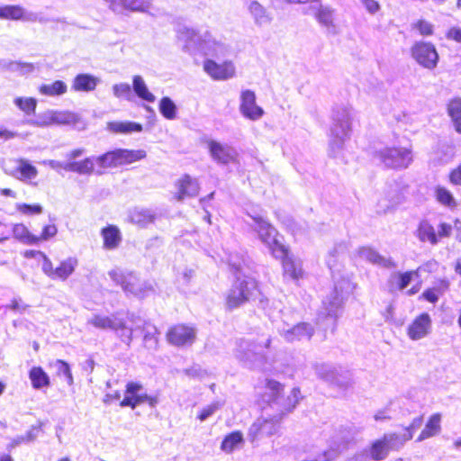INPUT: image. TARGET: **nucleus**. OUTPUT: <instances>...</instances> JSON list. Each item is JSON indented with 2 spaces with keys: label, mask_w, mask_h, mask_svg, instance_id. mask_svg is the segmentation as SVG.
<instances>
[{
  "label": "nucleus",
  "mask_w": 461,
  "mask_h": 461,
  "mask_svg": "<svg viewBox=\"0 0 461 461\" xmlns=\"http://www.w3.org/2000/svg\"><path fill=\"white\" fill-rule=\"evenodd\" d=\"M267 402L276 405L280 412L270 418L260 417L252 423L248 432V437L251 442L277 434L283 416L294 410L301 398L300 390L297 388H294L288 396L284 397L281 394L283 391L282 384L274 380L267 381Z\"/></svg>",
  "instance_id": "f257e3e1"
},
{
  "label": "nucleus",
  "mask_w": 461,
  "mask_h": 461,
  "mask_svg": "<svg viewBox=\"0 0 461 461\" xmlns=\"http://www.w3.org/2000/svg\"><path fill=\"white\" fill-rule=\"evenodd\" d=\"M179 38L184 42L183 48L191 54L202 53L205 56L221 57L227 52L226 45L217 41L207 30L184 28L179 33Z\"/></svg>",
  "instance_id": "f03ea898"
},
{
  "label": "nucleus",
  "mask_w": 461,
  "mask_h": 461,
  "mask_svg": "<svg viewBox=\"0 0 461 461\" xmlns=\"http://www.w3.org/2000/svg\"><path fill=\"white\" fill-rule=\"evenodd\" d=\"M353 285L348 279H342L335 284L334 289L322 301V309L317 317V325L323 330L335 328L338 312L344 300L352 292Z\"/></svg>",
  "instance_id": "7ed1b4c3"
},
{
  "label": "nucleus",
  "mask_w": 461,
  "mask_h": 461,
  "mask_svg": "<svg viewBox=\"0 0 461 461\" xmlns=\"http://www.w3.org/2000/svg\"><path fill=\"white\" fill-rule=\"evenodd\" d=\"M352 109L346 105L336 106L331 114L330 149L336 157L343 149L346 140L350 136Z\"/></svg>",
  "instance_id": "20e7f679"
},
{
  "label": "nucleus",
  "mask_w": 461,
  "mask_h": 461,
  "mask_svg": "<svg viewBox=\"0 0 461 461\" xmlns=\"http://www.w3.org/2000/svg\"><path fill=\"white\" fill-rule=\"evenodd\" d=\"M145 157L146 151L143 149L133 150L125 149H117L101 156H95L96 164L95 174L102 175L105 168L131 164L141 160Z\"/></svg>",
  "instance_id": "39448f33"
},
{
  "label": "nucleus",
  "mask_w": 461,
  "mask_h": 461,
  "mask_svg": "<svg viewBox=\"0 0 461 461\" xmlns=\"http://www.w3.org/2000/svg\"><path fill=\"white\" fill-rule=\"evenodd\" d=\"M259 295L258 284L252 277H237L226 298L229 309H235L244 303L254 300Z\"/></svg>",
  "instance_id": "423d86ee"
},
{
  "label": "nucleus",
  "mask_w": 461,
  "mask_h": 461,
  "mask_svg": "<svg viewBox=\"0 0 461 461\" xmlns=\"http://www.w3.org/2000/svg\"><path fill=\"white\" fill-rule=\"evenodd\" d=\"M253 223L251 227L258 232L260 240L267 246L275 258L285 256V247L277 240L276 229L262 216L250 215Z\"/></svg>",
  "instance_id": "0eeeda50"
},
{
  "label": "nucleus",
  "mask_w": 461,
  "mask_h": 461,
  "mask_svg": "<svg viewBox=\"0 0 461 461\" xmlns=\"http://www.w3.org/2000/svg\"><path fill=\"white\" fill-rule=\"evenodd\" d=\"M270 343L269 337L266 339L265 342H252L240 339L236 341L235 357L245 366L253 368L257 366V362L262 359L263 348H268Z\"/></svg>",
  "instance_id": "6e6552de"
},
{
  "label": "nucleus",
  "mask_w": 461,
  "mask_h": 461,
  "mask_svg": "<svg viewBox=\"0 0 461 461\" xmlns=\"http://www.w3.org/2000/svg\"><path fill=\"white\" fill-rule=\"evenodd\" d=\"M377 158L387 167L407 168L412 162V153L408 148L385 147L376 151Z\"/></svg>",
  "instance_id": "1a4fd4ad"
},
{
  "label": "nucleus",
  "mask_w": 461,
  "mask_h": 461,
  "mask_svg": "<svg viewBox=\"0 0 461 461\" xmlns=\"http://www.w3.org/2000/svg\"><path fill=\"white\" fill-rule=\"evenodd\" d=\"M412 59L422 68L434 69L438 62V54L435 46L427 41H416L411 48Z\"/></svg>",
  "instance_id": "9d476101"
},
{
  "label": "nucleus",
  "mask_w": 461,
  "mask_h": 461,
  "mask_svg": "<svg viewBox=\"0 0 461 461\" xmlns=\"http://www.w3.org/2000/svg\"><path fill=\"white\" fill-rule=\"evenodd\" d=\"M108 8L116 14L130 13L149 14L152 7V0H104Z\"/></svg>",
  "instance_id": "9b49d317"
},
{
  "label": "nucleus",
  "mask_w": 461,
  "mask_h": 461,
  "mask_svg": "<svg viewBox=\"0 0 461 461\" xmlns=\"http://www.w3.org/2000/svg\"><path fill=\"white\" fill-rule=\"evenodd\" d=\"M244 5L249 18L256 27H267L274 21L272 12L258 0H246Z\"/></svg>",
  "instance_id": "f8f14e48"
},
{
  "label": "nucleus",
  "mask_w": 461,
  "mask_h": 461,
  "mask_svg": "<svg viewBox=\"0 0 461 461\" xmlns=\"http://www.w3.org/2000/svg\"><path fill=\"white\" fill-rule=\"evenodd\" d=\"M108 275L116 285L122 286L125 293H129L139 297L145 295V292L142 289L141 285L134 276H125L122 271L117 269L109 271Z\"/></svg>",
  "instance_id": "ddd939ff"
},
{
  "label": "nucleus",
  "mask_w": 461,
  "mask_h": 461,
  "mask_svg": "<svg viewBox=\"0 0 461 461\" xmlns=\"http://www.w3.org/2000/svg\"><path fill=\"white\" fill-rule=\"evenodd\" d=\"M0 19L14 20L35 23H42L43 20L38 14L25 10L18 5H7L0 6Z\"/></svg>",
  "instance_id": "4468645a"
},
{
  "label": "nucleus",
  "mask_w": 461,
  "mask_h": 461,
  "mask_svg": "<svg viewBox=\"0 0 461 461\" xmlns=\"http://www.w3.org/2000/svg\"><path fill=\"white\" fill-rule=\"evenodd\" d=\"M357 253L362 260H365L374 266L385 269H395L397 267V263L393 258L381 255L372 247H361L357 249Z\"/></svg>",
  "instance_id": "2eb2a0df"
},
{
  "label": "nucleus",
  "mask_w": 461,
  "mask_h": 461,
  "mask_svg": "<svg viewBox=\"0 0 461 461\" xmlns=\"http://www.w3.org/2000/svg\"><path fill=\"white\" fill-rule=\"evenodd\" d=\"M240 111L241 114L252 121L259 120L263 114V109L256 104V95L251 90H244L240 94Z\"/></svg>",
  "instance_id": "dca6fc26"
},
{
  "label": "nucleus",
  "mask_w": 461,
  "mask_h": 461,
  "mask_svg": "<svg viewBox=\"0 0 461 461\" xmlns=\"http://www.w3.org/2000/svg\"><path fill=\"white\" fill-rule=\"evenodd\" d=\"M279 333L287 342L310 340L314 334V328L308 322H299L296 325L283 328Z\"/></svg>",
  "instance_id": "f3484780"
},
{
  "label": "nucleus",
  "mask_w": 461,
  "mask_h": 461,
  "mask_svg": "<svg viewBox=\"0 0 461 461\" xmlns=\"http://www.w3.org/2000/svg\"><path fill=\"white\" fill-rule=\"evenodd\" d=\"M204 71L216 80H226L235 75V67L230 62L218 64L212 59H206L203 63Z\"/></svg>",
  "instance_id": "a211bd4d"
},
{
  "label": "nucleus",
  "mask_w": 461,
  "mask_h": 461,
  "mask_svg": "<svg viewBox=\"0 0 461 461\" xmlns=\"http://www.w3.org/2000/svg\"><path fill=\"white\" fill-rule=\"evenodd\" d=\"M131 321L135 324L136 329L143 332V343L149 349H156L158 347V329L155 325L142 320L140 317H131Z\"/></svg>",
  "instance_id": "6ab92c4d"
},
{
  "label": "nucleus",
  "mask_w": 461,
  "mask_h": 461,
  "mask_svg": "<svg viewBox=\"0 0 461 461\" xmlns=\"http://www.w3.org/2000/svg\"><path fill=\"white\" fill-rule=\"evenodd\" d=\"M167 338L168 342L173 345L184 346L194 341L195 331L191 327L176 325L168 330Z\"/></svg>",
  "instance_id": "aec40b11"
},
{
  "label": "nucleus",
  "mask_w": 461,
  "mask_h": 461,
  "mask_svg": "<svg viewBox=\"0 0 461 461\" xmlns=\"http://www.w3.org/2000/svg\"><path fill=\"white\" fill-rule=\"evenodd\" d=\"M431 330V318L429 313H421L408 327L407 334L412 340L426 337Z\"/></svg>",
  "instance_id": "412c9836"
},
{
  "label": "nucleus",
  "mask_w": 461,
  "mask_h": 461,
  "mask_svg": "<svg viewBox=\"0 0 461 461\" xmlns=\"http://www.w3.org/2000/svg\"><path fill=\"white\" fill-rule=\"evenodd\" d=\"M209 150L212 159L223 165L233 162L237 156V152L233 148L215 140L209 142Z\"/></svg>",
  "instance_id": "4be33fe9"
},
{
  "label": "nucleus",
  "mask_w": 461,
  "mask_h": 461,
  "mask_svg": "<svg viewBox=\"0 0 461 461\" xmlns=\"http://www.w3.org/2000/svg\"><path fill=\"white\" fill-rule=\"evenodd\" d=\"M15 165L6 169L7 174L21 181H28L35 178L38 175L37 168L27 159L18 158L14 161Z\"/></svg>",
  "instance_id": "5701e85b"
},
{
  "label": "nucleus",
  "mask_w": 461,
  "mask_h": 461,
  "mask_svg": "<svg viewBox=\"0 0 461 461\" xmlns=\"http://www.w3.org/2000/svg\"><path fill=\"white\" fill-rule=\"evenodd\" d=\"M176 187L177 189L176 198L178 201H182L186 197H194L200 190L198 180L189 175H185L177 180Z\"/></svg>",
  "instance_id": "b1692460"
},
{
  "label": "nucleus",
  "mask_w": 461,
  "mask_h": 461,
  "mask_svg": "<svg viewBox=\"0 0 461 461\" xmlns=\"http://www.w3.org/2000/svg\"><path fill=\"white\" fill-rule=\"evenodd\" d=\"M279 258L282 259L284 275L285 277L288 276L293 280H298L303 276L301 260L290 257L286 249L285 256Z\"/></svg>",
  "instance_id": "393cba45"
},
{
  "label": "nucleus",
  "mask_w": 461,
  "mask_h": 461,
  "mask_svg": "<svg viewBox=\"0 0 461 461\" xmlns=\"http://www.w3.org/2000/svg\"><path fill=\"white\" fill-rule=\"evenodd\" d=\"M441 420L440 413H433L427 420L424 429L418 436L416 441L421 442L425 439L438 436L441 432Z\"/></svg>",
  "instance_id": "a878e982"
},
{
  "label": "nucleus",
  "mask_w": 461,
  "mask_h": 461,
  "mask_svg": "<svg viewBox=\"0 0 461 461\" xmlns=\"http://www.w3.org/2000/svg\"><path fill=\"white\" fill-rule=\"evenodd\" d=\"M64 169L76 172L79 175H91L96 171L95 156L86 158L81 161H70L65 164Z\"/></svg>",
  "instance_id": "bb28decb"
},
{
  "label": "nucleus",
  "mask_w": 461,
  "mask_h": 461,
  "mask_svg": "<svg viewBox=\"0 0 461 461\" xmlns=\"http://www.w3.org/2000/svg\"><path fill=\"white\" fill-rule=\"evenodd\" d=\"M99 83L100 79L91 74H78L73 79L71 87L77 92H91Z\"/></svg>",
  "instance_id": "cd10ccee"
},
{
  "label": "nucleus",
  "mask_w": 461,
  "mask_h": 461,
  "mask_svg": "<svg viewBox=\"0 0 461 461\" xmlns=\"http://www.w3.org/2000/svg\"><path fill=\"white\" fill-rule=\"evenodd\" d=\"M87 323L91 324L96 329L101 330H113L122 326V319L113 314L111 316L94 314L90 319L87 320Z\"/></svg>",
  "instance_id": "c85d7f7f"
},
{
  "label": "nucleus",
  "mask_w": 461,
  "mask_h": 461,
  "mask_svg": "<svg viewBox=\"0 0 461 461\" xmlns=\"http://www.w3.org/2000/svg\"><path fill=\"white\" fill-rule=\"evenodd\" d=\"M313 3L312 9L314 10V15L318 22L328 30L335 29L333 23V10L328 6H323L317 0H312Z\"/></svg>",
  "instance_id": "c756f323"
},
{
  "label": "nucleus",
  "mask_w": 461,
  "mask_h": 461,
  "mask_svg": "<svg viewBox=\"0 0 461 461\" xmlns=\"http://www.w3.org/2000/svg\"><path fill=\"white\" fill-rule=\"evenodd\" d=\"M101 235L104 240V248L109 250L118 248L122 241L121 231L114 225H109L102 229Z\"/></svg>",
  "instance_id": "7c9ffc66"
},
{
  "label": "nucleus",
  "mask_w": 461,
  "mask_h": 461,
  "mask_svg": "<svg viewBox=\"0 0 461 461\" xmlns=\"http://www.w3.org/2000/svg\"><path fill=\"white\" fill-rule=\"evenodd\" d=\"M143 390V386L140 383L130 382L126 385L125 397L121 402L122 407H131V409L138 406L140 393Z\"/></svg>",
  "instance_id": "2f4dec72"
},
{
  "label": "nucleus",
  "mask_w": 461,
  "mask_h": 461,
  "mask_svg": "<svg viewBox=\"0 0 461 461\" xmlns=\"http://www.w3.org/2000/svg\"><path fill=\"white\" fill-rule=\"evenodd\" d=\"M447 113L455 131L461 134V97H454L447 102Z\"/></svg>",
  "instance_id": "473e14b6"
},
{
  "label": "nucleus",
  "mask_w": 461,
  "mask_h": 461,
  "mask_svg": "<svg viewBox=\"0 0 461 461\" xmlns=\"http://www.w3.org/2000/svg\"><path fill=\"white\" fill-rule=\"evenodd\" d=\"M129 219L140 227H146L154 221L155 214L149 209L135 208L129 212Z\"/></svg>",
  "instance_id": "72a5a7b5"
},
{
  "label": "nucleus",
  "mask_w": 461,
  "mask_h": 461,
  "mask_svg": "<svg viewBox=\"0 0 461 461\" xmlns=\"http://www.w3.org/2000/svg\"><path fill=\"white\" fill-rule=\"evenodd\" d=\"M29 379L32 387L36 390L49 387L50 384V376L41 366H33L29 371Z\"/></svg>",
  "instance_id": "f704fd0d"
},
{
  "label": "nucleus",
  "mask_w": 461,
  "mask_h": 461,
  "mask_svg": "<svg viewBox=\"0 0 461 461\" xmlns=\"http://www.w3.org/2000/svg\"><path fill=\"white\" fill-rule=\"evenodd\" d=\"M416 237L421 242H429L431 245L438 243V236L434 227L427 221L420 222L416 230Z\"/></svg>",
  "instance_id": "c9c22d12"
},
{
  "label": "nucleus",
  "mask_w": 461,
  "mask_h": 461,
  "mask_svg": "<svg viewBox=\"0 0 461 461\" xmlns=\"http://www.w3.org/2000/svg\"><path fill=\"white\" fill-rule=\"evenodd\" d=\"M77 265V259L72 257L61 261L59 266L55 268L53 279L66 280L73 274Z\"/></svg>",
  "instance_id": "e433bc0d"
},
{
  "label": "nucleus",
  "mask_w": 461,
  "mask_h": 461,
  "mask_svg": "<svg viewBox=\"0 0 461 461\" xmlns=\"http://www.w3.org/2000/svg\"><path fill=\"white\" fill-rule=\"evenodd\" d=\"M390 451H398L403 447L405 443L412 438V433H386L383 436Z\"/></svg>",
  "instance_id": "4c0bfd02"
},
{
  "label": "nucleus",
  "mask_w": 461,
  "mask_h": 461,
  "mask_svg": "<svg viewBox=\"0 0 461 461\" xmlns=\"http://www.w3.org/2000/svg\"><path fill=\"white\" fill-rule=\"evenodd\" d=\"M340 454V446H330L327 449L307 456L303 461H334Z\"/></svg>",
  "instance_id": "58836bf2"
},
{
  "label": "nucleus",
  "mask_w": 461,
  "mask_h": 461,
  "mask_svg": "<svg viewBox=\"0 0 461 461\" xmlns=\"http://www.w3.org/2000/svg\"><path fill=\"white\" fill-rule=\"evenodd\" d=\"M54 110L49 109L42 113H40L35 118L28 119L25 123L38 128H45L54 125Z\"/></svg>",
  "instance_id": "ea45409f"
},
{
  "label": "nucleus",
  "mask_w": 461,
  "mask_h": 461,
  "mask_svg": "<svg viewBox=\"0 0 461 461\" xmlns=\"http://www.w3.org/2000/svg\"><path fill=\"white\" fill-rule=\"evenodd\" d=\"M132 88L135 94L142 100L153 103L156 100L155 95L150 93L144 79L140 76H134L132 79Z\"/></svg>",
  "instance_id": "a19ab883"
},
{
  "label": "nucleus",
  "mask_w": 461,
  "mask_h": 461,
  "mask_svg": "<svg viewBox=\"0 0 461 461\" xmlns=\"http://www.w3.org/2000/svg\"><path fill=\"white\" fill-rule=\"evenodd\" d=\"M242 443L243 434L240 431H233L223 438L221 444V449L223 452L230 454L239 448L240 445Z\"/></svg>",
  "instance_id": "79ce46f5"
},
{
  "label": "nucleus",
  "mask_w": 461,
  "mask_h": 461,
  "mask_svg": "<svg viewBox=\"0 0 461 461\" xmlns=\"http://www.w3.org/2000/svg\"><path fill=\"white\" fill-rule=\"evenodd\" d=\"M54 125H77L81 122V117L70 111L54 110Z\"/></svg>",
  "instance_id": "37998d69"
},
{
  "label": "nucleus",
  "mask_w": 461,
  "mask_h": 461,
  "mask_svg": "<svg viewBox=\"0 0 461 461\" xmlns=\"http://www.w3.org/2000/svg\"><path fill=\"white\" fill-rule=\"evenodd\" d=\"M108 130L115 133L139 132L142 131V125L132 122H112L108 123Z\"/></svg>",
  "instance_id": "c03bdc74"
},
{
  "label": "nucleus",
  "mask_w": 461,
  "mask_h": 461,
  "mask_svg": "<svg viewBox=\"0 0 461 461\" xmlns=\"http://www.w3.org/2000/svg\"><path fill=\"white\" fill-rule=\"evenodd\" d=\"M67 90L68 86L66 83L61 80H57L51 84H44L39 87V92L48 96L62 95Z\"/></svg>",
  "instance_id": "a18cd8bd"
},
{
  "label": "nucleus",
  "mask_w": 461,
  "mask_h": 461,
  "mask_svg": "<svg viewBox=\"0 0 461 461\" xmlns=\"http://www.w3.org/2000/svg\"><path fill=\"white\" fill-rule=\"evenodd\" d=\"M370 457L375 461H381L387 457L390 450L382 438L373 442L370 447Z\"/></svg>",
  "instance_id": "49530a36"
},
{
  "label": "nucleus",
  "mask_w": 461,
  "mask_h": 461,
  "mask_svg": "<svg viewBox=\"0 0 461 461\" xmlns=\"http://www.w3.org/2000/svg\"><path fill=\"white\" fill-rule=\"evenodd\" d=\"M13 235L15 239L25 244H34L39 241L38 237L32 235L28 229L22 223L13 226Z\"/></svg>",
  "instance_id": "de8ad7c7"
},
{
  "label": "nucleus",
  "mask_w": 461,
  "mask_h": 461,
  "mask_svg": "<svg viewBox=\"0 0 461 461\" xmlns=\"http://www.w3.org/2000/svg\"><path fill=\"white\" fill-rule=\"evenodd\" d=\"M14 104L26 115L35 113L37 100L33 97H16Z\"/></svg>",
  "instance_id": "09e8293b"
},
{
  "label": "nucleus",
  "mask_w": 461,
  "mask_h": 461,
  "mask_svg": "<svg viewBox=\"0 0 461 461\" xmlns=\"http://www.w3.org/2000/svg\"><path fill=\"white\" fill-rule=\"evenodd\" d=\"M436 199L441 204L447 206L449 208H454L456 206V202L452 194V193L443 186H437L435 189Z\"/></svg>",
  "instance_id": "8fccbe9b"
},
{
  "label": "nucleus",
  "mask_w": 461,
  "mask_h": 461,
  "mask_svg": "<svg viewBox=\"0 0 461 461\" xmlns=\"http://www.w3.org/2000/svg\"><path fill=\"white\" fill-rule=\"evenodd\" d=\"M4 67L10 72L18 73L22 76L32 73L35 69L32 63L19 61H10L5 64Z\"/></svg>",
  "instance_id": "3c124183"
},
{
  "label": "nucleus",
  "mask_w": 461,
  "mask_h": 461,
  "mask_svg": "<svg viewBox=\"0 0 461 461\" xmlns=\"http://www.w3.org/2000/svg\"><path fill=\"white\" fill-rule=\"evenodd\" d=\"M414 273L415 272L393 273L389 279L391 290H393V284L394 281L397 282L396 287L398 289L403 290L406 288L410 285Z\"/></svg>",
  "instance_id": "603ef678"
},
{
  "label": "nucleus",
  "mask_w": 461,
  "mask_h": 461,
  "mask_svg": "<svg viewBox=\"0 0 461 461\" xmlns=\"http://www.w3.org/2000/svg\"><path fill=\"white\" fill-rule=\"evenodd\" d=\"M400 202L399 194L396 191L390 194L385 199H381L377 203V212L386 213L389 210L393 209Z\"/></svg>",
  "instance_id": "864d4df0"
},
{
  "label": "nucleus",
  "mask_w": 461,
  "mask_h": 461,
  "mask_svg": "<svg viewBox=\"0 0 461 461\" xmlns=\"http://www.w3.org/2000/svg\"><path fill=\"white\" fill-rule=\"evenodd\" d=\"M159 111L168 120H173L176 116V106L169 97H163L160 100Z\"/></svg>",
  "instance_id": "5fc2aeb1"
},
{
  "label": "nucleus",
  "mask_w": 461,
  "mask_h": 461,
  "mask_svg": "<svg viewBox=\"0 0 461 461\" xmlns=\"http://www.w3.org/2000/svg\"><path fill=\"white\" fill-rule=\"evenodd\" d=\"M314 369H315L316 375L320 378H321L329 383L330 381L334 380V375L337 372L336 368L332 367L331 366H330L328 364H316L314 366Z\"/></svg>",
  "instance_id": "6e6d98bb"
},
{
  "label": "nucleus",
  "mask_w": 461,
  "mask_h": 461,
  "mask_svg": "<svg viewBox=\"0 0 461 461\" xmlns=\"http://www.w3.org/2000/svg\"><path fill=\"white\" fill-rule=\"evenodd\" d=\"M132 325L133 326L131 328L126 327L125 321L122 319V326L114 329L121 340L127 344L128 346H130L132 340L133 331L138 330V329H136L135 324L132 323Z\"/></svg>",
  "instance_id": "4d7b16f0"
},
{
  "label": "nucleus",
  "mask_w": 461,
  "mask_h": 461,
  "mask_svg": "<svg viewBox=\"0 0 461 461\" xmlns=\"http://www.w3.org/2000/svg\"><path fill=\"white\" fill-rule=\"evenodd\" d=\"M222 407V403L219 401L213 402L204 406L197 416L200 421H205L212 417L217 411Z\"/></svg>",
  "instance_id": "13d9d810"
},
{
  "label": "nucleus",
  "mask_w": 461,
  "mask_h": 461,
  "mask_svg": "<svg viewBox=\"0 0 461 461\" xmlns=\"http://www.w3.org/2000/svg\"><path fill=\"white\" fill-rule=\"evenodd\" d=\"M55 367L59 375H64L69 385L73 384V376L68 364L63 360H57Z\"/></svg>",
  "instance_id": "bf43d9fd"
},
{
  "label": "nucleus",
  "mask_w": 461,
  "mask_h": 461,
  "mask_svg": "<svg viewBox=\"0 0 461 461\" xmlns=\"http://www.w3.org/2000/svg\"><path fill=\"white\" fill-rule=\"evenodd\" d=\"M113 94L117 98L125 97L129 100L131 95V86L127 83L115 84L113 86Z\"/></svg>",
  "instance_id": "052dcab7"
},
{
  "label": "nucleus",
  "mask_w": 461,
  "mask_h": 461,
  "mask_svg": "<svg viewBox=\"0 0 461 461\" xmlns=\"http://www.w3.org/2000/svg\"><path fill=\"white\" fill-rule=\"evenodd\" d=\"M412 28L417 29L422 36H430L433 34V25L425 20L417 21L412 24Z\"/></svg>",
  "instance_id": "680f3d73"
},
{
  "label": "nucleus",
  "mask_w": 461,
  "mask_h": 461,
  "mask_svg": "<svg viewBox=\"0 0 461 461\" xmlns=\"http://www.w3.org/2000/svg\"><path fill=\"white\" fill-rule=\"evenodd\" d=\"M330 383L336 384L340 388H347L350 384V377L348 372L339 373L337 370L334 375V380L330 381Z\"/></svg>",
  "instance_id": "e2e57ef3"
},
{
  "label": "nucleus",
  "mask_w": 461,
  "mask_h": 461,
  "mask_svg": "<svg viewBox=\"0 0 461 461\" xmlns=\"http://www.w3.org/2000/svg\"><path fill=\"white\" fill-rule=\"evenodd\" d=\"M16 207L20 212L26 215L41 214L42 212V207L40 204L18 203Z\"/></svg>",
  "instance_id": "0e129e2a"
},
{
  "label": "nucleus",
  "mask_w": 461,
  "mask_h": 461,
  "mask_svg": "<svg viewBox=\"0 0 461 461\" xmlns=\"http://www.w3.org/2000/svg\"><path fill=\"white\" fill-rule=\"evenodd\" d=\"M147 402L150 407H155L158 402V397L157 396H150L147 393H143V390L140 393V397L138 401V405Z\"/></svg>",
  "instance_id": "69168bd1"
},
{
  "label": "nucleus",
  "mask_w": 461,
  "mask_h": 461,
  "mask_svg": "<svg viewBox=\"0 0 461 461\" xmlns=\"http://www.w3.org/2000/svg\"><path fill=\"white\" fill-rule=\"evenodd\" d=\"M57 231H58V230H57L56 225H54V224L46 225L43 228L41 237H39L38 239H39V240H47L54 237L57 234Z\"/></svg>",
  "instance_id": "338daca9"
},
{
  "label": "nucleus",
  "mask_w": 461,
  "mask_h": 461,
  "mask_svg": "<svg viewBox=\"0 0 461 461\" xmlns=\"http://www.w3.org/2000/svg\"><path fill=\"white\" fill-rule=\"evenodd\" d=\"M449 181L454 185H461V164L450 172Z\"/></svg>",
  "instance_id": "774afa93"
}]
</instances>
